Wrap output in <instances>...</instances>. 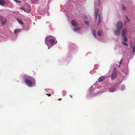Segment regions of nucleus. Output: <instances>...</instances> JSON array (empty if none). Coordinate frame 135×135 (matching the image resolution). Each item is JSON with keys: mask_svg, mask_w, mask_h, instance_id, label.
<instances>
[{"mask_svg": "<svg viewBox=\"0 0 135 135\" xmlns=\"http://www.w3.org/2000/svg\"><path fill=\"white\" fill-rule=\"evenodd\" d=\"M34 81V79L32 78H30V79H26L25 80V81L26 84L30 87L32 86L33 83Z\"/></svg>", "mask_w": 135, "mask_h": 135, "instance_id": "obj_1", "label": "nucleus"}, {"mask_svg": "<svg viewBox=\"0 0 135 135\" xmlns=\"http://www.w3.org/2000/svg\"><path fill=\"white\" fill-rule=\"evenodd\" d=\"M117 75V73L116 69L115 68H114L113 69V73L111 75V79L112 80L116 78Z\"/></svg>", "mask_w": 135, "mask_h": 135, "instance_id": "obj_2", "label": "nucleus"}, {"mask_svg": "<svg viewBox=\"0 0 135 135\" xmlns=\"http://www.w3.org/2000/svg\"><path fill=\"white\" fill-rule=\"evenodd\" d=\"M123 26V23L121 22H117V28L121 30Z\"/></svg>", "mask_w": 135, "mask_h": 135, "instance_id": "obj_3", "label": "nucleus"}, {"mask_svg": "<svg viewBox=\"0 0 135 135\" xmlns=\"http://www.w3.org/2000/svg\"><path fill=\"white\" fill-rule=\"evenodd\" d=\"M71 23L72 25L74 26H76L77 25V23L76 21L74 20H71Z\"/></svg>", "mask_w": 135, "mask_h": 135, "instance_id": "obj_4", "label": "nucleus"}, {"mask_svg": "<svg viewBox=\"0 0 135 135\" xmlns=\"http://www.w3.org/2000/svg\"><path fill=\"white\" fill-rule=\"evenodd\" d=\"M120 30L117 28L116 30L114 31V33L117 36H118L120 34Z\"/></svg>", "mask_w": 135, "mask_h": 135, "instance_id": "obj_5", "label": "nucleus"}, {"mask_svg": "<svg viewBox=\"0 0 135 135\" xmlns=\"http://www.w3.org/2000/svg\"><path fill=\"white\" fill-rule=\"evenodd\" d=\"M127 31V30L126 29H124L122 30V36L123 37H124L126 35Z\"/></svg>", "mask_w": 135, "mask_h": 135, "instance_id": "obj_6", "label": "nucleus"}, {"mask_svg": "<svg viewBox=\"0 0 135 135\" xmlns=\"http://www.w3.org/2000/svg\"><path fill=\"white\" fill-rule=\"evenodd\" d=\"M105 79V78L104 76H101L98 79V82H101L103 81Z\"/></svg>", "mask_w": 135, "mask_h": 135, "instance_id": "obj_7", "label": "nucleus"}, {"mask_svg": "<svg viewBox=\"0 0 135 135\" xmlns=\"http://www.w3.org/2000/svg\"><path fill=\"white\" fill-rule=\"evenodd\" d=\"M99 12V9L98 8H96L95 10V15L96 18L98 16V13Z\"/></svg>", "mask_w": 135, "mask_h": 135, "instance_id": "obj_8", "label": "nucleus"}, {"mask_svg": "<svg viewBox=\"0 0 135 135\" xmlns=\"http://www.w3.org/2000/svg\"><path fill=\"white\" fill-rule=\"evenodd\" d=\"M5 2L4 0H0V4L3 6L5 4Z\"/></svg>", "mask_w": 135, "mask_h": 135, "instance_id": "obj_9", "label": "nucleus"}, {"mask_svg": "<svg viewBox=\"0 0 135 135\" xmlns=\"http://www.w3.org/2000/svg\"><path fill=\"white\" fill-rule=\"evenodd\" d=\"M17 20L18 22L21 25H23V22L22 21L21 19L17 18Z\"/></svg>", "mask_w": 135, "mask_h": 135, "instance_id": "obj_10", "label": "nucleus"}, {"mask_svg": "<svg viewBox=\"0 0 135 135\" xmlns=\"http://www.w3.org/2000/svg\"><path fill=\"white\" fill-rule=\"evenodd\" d=\"M98 25H99L101 22V19L100 18V14H99L98 15Z\"/></svg>", "mask_w": 135, "mask_h": 135, "instance_id": "obj_11", "label": "nucleus"}, {"mask_svg": "<svg viewBox=\"0 0 135 135\" xmlns=\"http://www.w3.org/2000/svg\"><path fill=\"white\" fill-rule=\"evenodd\" d=\"M115 91V89L114 88H111L109 89L110 92H113Z\"/></svg>", "mask_w": 135, "mask_h": 135, "instance_id": "obj_12", "label": "nucleus"}, {"mask_svg": "<svg viewBox=\"0 0 135 135\" xmlns=\"http://www.w3.org/2000/svg\"><path fill=\"white\" fill-rule=\"evenodd\" d=\"M2 24H5L6 22V20L4 19H2L1 20Z\"/></svg>", "mask_w": 135, "mask_h": 135, "instance_id": "obj_13", "label": "nucleus"}, {"mask_svg": "<svg viewBox=\"0 0 135 135\" xmlns=\"http://www.w3.org/2000/svg\"><path fill=\"white\" fill-rule=\"evenodd\" d=\"M50 42L52 45H54L55 43V41L54 40L51 39L50 40Z\"/></svg>", "mask_w": 135, "mask_h": 135, "instance_id": "obj_14", "label": "nucleus"}, {"mask_svg": "<svg viewBox=\"0 0 135 135\" xmlns=\"http://www.w3.org/2000/svg\"><path fill=\"white\" fill-rule=\"evenodd\" d=\"M20 29H15L14 31V32L15 33H18V32H19L20 31Z\"/></svg>", "mask_w": 135, "mask_h": 135, "instance_id": "obj_15", "label": "nucleus"}, {"mask_svg": "<svg viewBox=\"0 0 135 135\" xmlns=\"http://www.w3.org/2000/svg\"><path fill=\"white\" fill-rule=\"evenodd\" d=\"M101 30H99L98 32L97 35L98 36H100L101 35Z\"/></svg>", "mask_w": 135, "mask_h": 135, "instance_id": "obj_16", "label": "nucleus"}, {"mask_svg": "<svg viewBox=\"0 0 135 135\" xmlns=\"http://www.w3.org/2000/svg\"><path fill=\"white\" fill-rule=\"evenodd\" d=\"M80 28L79 27H75L74 28V31H76L78 30H79Z\"/></svg>", "mask_w": 135, "mask_h": 135, "instance_id": "obj_17", "label": "nucleus"}, {"mask_svg": "<svg viewBox=\"0 0 135 135\" xmlns=\"http://www.w3.org/2000/svg\"><path fill=\"white\" fill-rule=\"evenodd\" d=\"M122 9L123 11H124L126 9V7L125 6H124L123 5H122Z\"/></svg>", "mask_w": 135, "mask_h": 135, "instance_id": "obj_18", "label": "nucleus"}, {"mask_svg": "<svg viewBox=\"0 0 135 135\" xmlns=\"http://www.w3.org/2000/svg\"><path fill=\"white\" fill-rule=\"evenodd\" d=\"M124 41L126 42H127V38L126 37H124Z\"/></svg>", "mask_w": 135, "mask_h": 135, "instance_id": "obj_19", "label": "nucleus"}, {"mask_svg": "<svg viewBox=\"0 0 135 135\" xmlns=\"http://www.w3.org/2000/svg\"><path fill=\"white\" fill-rule=\"evenodd\" d=\"M133 52L134 53H135V44L134 45L133 47Z\"/></svg>", "mask_w": 135, "mask_h": 135, "instance_id": "obj_20", "label": "nucleus"}, {"mask_svg": "<svg viewBox=\"0 0 135 135\" xmlns=\"http://www.w3.org/2000/svg\"><path fill=\"white\" fill-rule=\"evenodd\" d=\"M93 34L94 36L96 37L95 31V30H93Z\"/></svg>", "mask_w": 135, "mask_h": 135, "instance_id": "obj_21", "label": "nucleus"}, {"mask_svg": "<svg viewBox=\"0 0 135 135\" xmlns=\"http://www.w3.org/2000/svg\"><path fill=\"white\" fill-rule=\"evenodd\" d=\"M126 19L127 20V22H129L130 21V19H129L128 18V17L127 16H126Z\"/></svg>", "mask_w": 135, "mask_h": 135, "instance_id": "obj_22", "label": "nucleus"}, {"mask_svg": "<svg viewBox=\"0 0 135 135\" xmlns=\"http://www.w3.org/2000/svg\"><path fill=\"white\" fill-rule=\"evenodd\" d=\"M15 1L17 3H21L22 2L21 1H19L18 0H16Z\"/></svg>", "mask_w": 135, "mask_h": 135, "instance_id": "obj_23", "label": "nucleus"}, {"mask_svg": "<svg viewBox=\"0 0 135 135\" xmlns=\"http://www.w3.org/2000/svg\"><path fill=\"white\" fill-rule=\"evenodd\" d=\"M123 45L126 46L127 47L128 46V44H127V43H125V42H123Z\"/></svg>", "mask_w": 135, "mask_h": 135, "instance_id": "obj_24", "label": "nucleus"}, {"mask_svg": "<svg viewBox=\"0 0 135 135\" xmlns=\"http://www.w3.org/2000/svg\"><path fill=\"white\" fill-rule=\"evenodd\" d=\"M122 59H121L120 61V62H119V64L121 65V64H122Z\"/></svg>", "mask_w": 135, "mask_h": 135, "instance_id": "obj_25", "label": "nucleus"}, {"mask_svg": "<svg viewBox=\"0 0 135 135\" xmlns=\"http://www.w3.org/2000/svg\"><path fill=\"white\" fill-rule=\"evenodd\" d=\"M84 23L86 24V25H88L89 23L88 22H86V21H84Z\"/></svg>", "mask_w": 135, "mask_h": 135, "instance_id": "obj_26", "label": "nucleus"}, {"mask_svg": "<svg viewBox=\"0 0 135 135\" xmlns=\"http://www.w3.org/2000/svg\"><path fill=\"white\" fill-rule=\"evenodd\" d=\"M46 95L48 96H50L51 95V94H46Z\"/></svg>", "mask_w": 135, "mask_h": 135, "instance_id": "obj_27", "label": "nucleus"}, {"mask_svg": "<svg viewBox=\"0 0 135 135\" xmlns=\"http://www.w3.org/2000/svg\"><path fill=\"white\" fill-rule=\"evenodd\" d=\"M98 4H99L100 2V0H98Z\"/></svg>", "mask_w": 135, "mask_h": 135, "instance_id": "obj_28", "label": "nucleus"}, {"mask_svg": "<svg viewBox=\"0 0 135 135\" xmlns=\"http://www.w3.org/2000/svg\"><path fill=\"white\" fill-rule=\"evenodd\" d=\"M20 9H23V8L22 7H21V8H20Z\"/></svg>", "mask_w": 135, "mask_h": 135, "instance_id": "obj_29", "label": "nucleus"}, {"mask_svg": "<svg viewBox=\"0 0 135 135\" xmlns=\"http://www.w3.org/2000/svg\"><path fill=\"white\" fill-rule=\"evenodd\" d=\"M120 64H119V66H118V67H119V68H120Z\"/></svg>", "mask_w": 135, "mask_h": 135, "instance_id": "obj_30", "label": "nucleus"}, {"mask_svg": "<svg viewBox=\"0 0 135 135\" xmlns=\"http://www.w3.org/2000/svg\"><path fill=\"white\" fill-rule=\"evenodd\" d=\"M132 45L131 44V48H132Z\"/></svg>", "mask_w": 135, "mask_h": 135, "instance_id": "obj_31", "label": "nucleus"}, {"mask_svg": "<svg viewBox=\"0 0 135 135\" xmlns=\"http://www.w3.org/2000/svg\"><path fill=\"white\" fill-rule=\"evenodd\" d=\"M70 97H71V98H72V96H71V95H70Z\"/></svg>", "mask_w": 135, "mask_h": 135, "instance_id": "obj_32", "label": "nucleus"}, {"mask_svg": "<svg viewBox=\"0 0 135 135\" xmlns=\"http://www.w3.org/2000/svg\"><path fill=\"white\" fill-rule=\"evenodd\" d=\"M59 100H61V99L60 98Z\"/></svg>", "mask_w": 135, "mask_h": 135, "instance_id": "obj_33", "label": "nucleus"}, {"mask_svg": "<svg viewBox=\"0 0 135 135\" xmlns=\"http://www.w3.org/2000/svg\"><path fill=\"white\" fill-rule=\"evenodd\" d=\"M48 49H50V47H49Z\"/></svg>", "mask_w": 135, "mask_h": 135, "instance_id": "obj_34", "label": "nucleus"}, {"mask_svg": "<svg viewBox=\"0 0 135 135\" xmlns=\"http://www.w3.org/2000/svg\"><path fill=\"white\" fill-rule=\"evenodd\" d=\"M58 100H59V99H58Z\"/></svg>", "mask_w": 135, "mask_h": 135, "instance_id": "obj_35", "label": "nucleus"}]
</instances>
